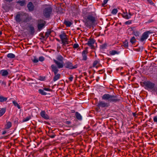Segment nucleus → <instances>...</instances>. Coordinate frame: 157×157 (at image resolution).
I'll list each match as a JSON object with an SVG mask.
<instances>
[{
	"instance_id": "56",
	"label": "nucleus",
	"mask_w": 157,
	"mask_h": 157,
	"mask_svg": "<svg viewBox=\"0 0 157 157\" xmlns=\"http://www.w3.org/2000/svg\"><path fill=\"white\" fill-rule=\"evenodd\" d=\"M40 78H41L40 80L41 81L43 80L44 78L43 77H40Z\"/></svg>"
},
{
	"instance_id": "17",
	"label": "nucleus",
	"mask_w": 157,
	"mask_h": 157,
	"mask_svg": "<svg viewBox=\"0 0 157 157\" xmlns=\"http://www.w3.org/2000/svg\"><path fill=\"white\" fill-rule=\"evenodd\" d=\"M29 32L31 35H33L35 33V29L34 27L32 25H30L29 26Z\"/></svg>"
},
{
	"instance_id": "20",
	"label": "nucleus",
	"mask_w": 157,
	"mask_h": 157,
	"mask_svg": "<svg viewBox=\"0 0 157 157\" xmlns=\"http://www.w3.org/2000/svg\"><path fill=\"white\" fill-rule=\"evenodd\" d=\"M17 3L19 4L21 6H23L26 5V2L25 0L19 1L17 2Z\"/></svg>"
},
{
	"instance_id": "51",
	"label": "nucleus",
	"mask_w": 157,
	"mask_h": 157,
	"mask_svg": "<svg viewBox=\"0 0 157 157\" xmlns=\"http://www.w3.org/2000/svg\"><path fill=\"white\" fill-rule=\"evenodd\" d=\"M101 66H102V65L101 64H100V63H99L98 64V65L96 66L95 67L96 68H97L99 67H101Z\"/></svg>"
},
{
	"instance_id": "7",
	"label": "nucleus",
	"mask_w": 157,
	"mask_h": 157,
	"mask_svg": "<svg viewBox=\"0 0 157 157\" xmlns=\"http://www.w3.org/2000/svg\"><path fill=\"white\" fill-rule=\"evenodd\" d=\"M51 67L52 71L54 73L55 75L53 80L55 82L60 78L61 75L59 74H57V73L59 71L57 66H56L55 65L52 64L51 65Z\"/></svg>"
},
{
	"instance_id": "47",
	"label": "nucleus",
	"mask_w": 157,
	"mask_h": 157,
	"mask_svg": "<svg viewBox=\"0 0 157 157\" xmlns=\"http://www.w3.org/2000/svg\"><path fill=\"white\" fill-rule=\"evenodd\" d=\"M153 121L154 122L157 123V117L155 116L153 118Z\"/></svg>"
},
{
	"instance_id": "49",
	"label": "nucleus",
	"mask_w": 157,
	"mask_h": 157,
	"mask_svg": "<svg viewBox=\"0 0 157 157\" xmlns=\"http://www.w3.org/2000/svg\"><path fill=\"white\" fill-rule=\"evenodd\" d=\"M132 115L135 118H136L137 116H136V113H132Z\"/></svg>"
},
{
	"instance_id": "27",
	"label": "nucleus",
	"mask_w": 157,
	"mask_h": 157,
	"mask_svg": "<svg viewBox=\"0 0 157 157\" xmlns=\"http://www.w3.org/2000/svg\"><path fill=\"white\" fill-rule=\"evenodd\" d=\"M64 23L67 26V27H70L72 25L71 22L67 21L66 20H64Z\"/></svg>"
},
{
	"instance_id": "46",
	"label": "nucleus",
	"mask_w": 157,
	"mask_h": 157,
	"mask_svg": "<svg viewBox=\"0 0 157 157\" xmlns=\"http://www.w3.org/2000/svg\"><path fill=\"white\" fill-rule=\"evenodd\" d=\"M105 71V70L104 69H101L99 70L98 72H99V74H101L103 73Z\"/></svg>"
},
{
	"instance_id": "18",
	"label": "nucleus",
	"mask_w": 157,
	"mask_h": 157,
	"mask_svg": "<svg viewBox=\"0 0 157 157\" xmlns=\"http://www.w3.org/2000/svg\"><path fill=\"white\" fill-rule=\"evenodd\" d=\"M56 61H58L59 63H63V60H64L63 57L61 55H59L57 56L56 58Z\"/></svg>"
},
{
	"instance_id": "22",
	"label": "nucleus",
	"mask_w": 157,
	"mask_h": 157,
	"mask_svg": "<svg viewBox=\"0 0 157 157\" xmlns=\"http://www.w3.org/2000/svg\"><path fill=\"white\" fill-rule=\"evenodd\" d=\"M120 53L119 52H117L115 50H113L109 52V54L111 55H114L115 54H118Z\"/></svg>"
},
{
	"instance_id": "21",
	"label": "nucleus",
	"mask_w": 157,
	"mask_h": 157,
	"mask_svg": "<svg viewBox=\"0 0 157 157\" xmlns=\"http://www.w3.org/2000/svg\"><path fill=\"white\" fill-rule=\"evenodd\" d=\"M122 16L123 18L127 19H128L131 18V17L127 14V12L126 13L124 12L122 14Z\"/></svg>"
},
{
	"instance_id": "44",
	"label": "nucleus",
	"mask_w": 157,
	"mask_h": 157,
	"mask_svg": "<svg viewBox=\"0 0 157 157\" xmlns=\"http://www.w3.org/2000/svg\"><path fill=\"white\" fill-rule=\"evenodd\" d=\"M33 61L34 63H36L38 62V60L37 58H35L33 60Z\"/></svg>"
},
{
	"instance_id": "35",
	"label": "nucleus",
	"mask_w": 157,
	"mask_h": 157,
	"mask_svg": "<svg viewBox=\"0 0 157 157\" xmlns=\"http://www.w3.org/2000/svg\"><path fill=\"white\" fill-rule=\"evenodd\" d=\"M13 103L14 104V105L15 106H17L18 109H20L21 107L17 102L15 101H13Z\"/></svg>"
},
{
	"instance_id": "32",
	"label": "nucleus",
	"mask_w": 157,
	"mask_h": 157,
	"mask_svg": "<svg viewBox=\"0 0 157 157\" xmlns=\"http://www.w3.org/2000/svg\"><path fill=\"white\" fill-rule=\"evenodd\" d=\"M31 118V116L30 115L29 116L24 118L23 119L22 122H25L27 121H29V120H30Z\"/></svg>"
},
{
	"instance_id": "31",
	"label": "nucleus",
	"mask_w": 157,
	"mask_h": 157,
	"mask_svg": "<svg viewBox=\"0 0 157 157\" xmlns=\"http://www.w3.org/2000/svg\"><path fill=\"white\" fill-rule=\"evenodd\" d=\"M107 46V44L106 43H104L101 45L100 46V49H104L106 48Z\"/></svg>"
},
{
	"instance_id": "10",
	"label": "nucleus",
	"mask_w": 157,
	"mask_h": 157,
	"mask_svg": "<svg viewBox=\"0 0 157 157\" xmlns=\"http://www.w3.org/2000/svg\"><path fill=\"white\" fill-rule=\"evenodd\" d=\"M95 42V40L93 38H90L88 42L87 43V44L92 49H94V46L93 45Z\"/></svg>"
},
{
	"instance_id": "13",
	"label": "nucleus",
	"mask_w": 157,
	"mask_h": 157,
	"mask_svg": "<svg viewBox=\"0 0 157 157\" xmlns=\"http://www.w3.org/2000/svg\"><path fill=\"white\" fill-rule=\"evenodd\" d=\"M59 37L61 40V41L68 40L67 36L64 32L62 33V34L59 35Z\"/></svg>"
},
{
	"instance_id": "23",
	"label": "nucleus",
	"mask_w": 157,
	"mask_h": 157,
	"mask_svg": "<svg viewBox=\"0 0 157 157\" xmlns=\"http://www.w3.org/2000/svg\"><path fill=\"white\" fill-rule=\"evenodd\" d=\"M132 34L136 37H139V36L140 33L139 31L136 30L133 31L132 32Z\"/></svg>"
},
{
	"instance_id": "19",
	"label": "nucleus",
	"mask_w": 157,
	"mask_h": 157,
	"mask_svg": "<svg viewBox=\"0 0 157 157\" xmlns=\"http://www.w3.org/2000/svg\"><path fill=\"white\" fill-rule=\"evenodd\" d=\"M1 74L2 76L6 77L9 74V72L7 70H1Z\"/></svg>"
},
{
	"instance_id": "63",
	"label": "nucleus",
	"mask_w": 157,
	"mask_h": 157,
	"mask_svg": "<svg viewBox=\"0 0 157 157\" xmlns=\"http://www.w3.org/2000/svg\"><path fill=\"white\" fill-rule=\"evenodd\" d=\"M94 77V75H92V76H91L90 77V78H93Z\"/></svg>"
},
{
	"instance_id": "16",
	"label": "nucleus",
	"mask_w": 157,
	"mask_h": 157,
	"mask_svg": "<svg viewBox=\"0 0 157 157\" xmlns=\"http://www.w3.org/2000/svg\"><path fill=\"white\" fill-rule=\"evenodd\" d=\"M12 126V123L9 121H6V124L5 125V128L6 129H8L11 127Z\"/></svg>"
},
{
	"instance_id": "57",
	"label": "nucleus",
	"mask_w": 157,
	"mask_h": 157,
	"mask_svg": "<svg viewBox=\"0 0 157 157\" xmlns=\"http://www.w3.org/2000/svg\"><path fill=\"white\" fill-rule=\"evenodd\" d=\"M6 133V131H4L2 133V135H4Z\"/></svg>"
},
{
	"instance_id": "53",
	"label": "nucleus",
	"mask_w": 157,
	"mask_h": 157,
	"mask_svg": "<svg viewBox=\"0 0 157 157\" xmlns=\"http://www.w3.org/2000/svg\"><path fill=\"white\" fill-rule=\"evenodd\" d=\"M40 36H41V37H42L43 38H44L45 37V36H44L43 33L40 34Z\"/></svg>"
},
{
	"instance_id": "9",
	"label": "nucleus",
	"mask_w": 157,
	"mask_h": 157,
	"mask_svg": "<svg viewBox=\"0 0 157 157\" xmlns=\"http://www.w3.org/2000/svg\"><path fill=\"white\" fill-rule=\"evenodd\" d=\"M38 24L37 26L38 30L40 31L41 30L46 24V21L42 19L38 20Z\"/></svg>"
},
{
	"instance_id": "38",
	"label": "nucleus",
	"mask_w": 157,
	"mask_h": 157,
	"mask_svg": "<svg viewBox=\"0 0 157 157\" xmlns=\"http://www.w3.org/2000/svg\"><path fill=\"white\" fill-rule=\"evenodd\" d=\"M108 0H104L102 4V5L103 6H105V5L107 3Z\"/></svg>"
},
{
	"instance_id": "59",
	"label": "nucleus",
	"mask_w": 157,
	"mask_h": 157,
	"mask_svg": "<svg viewBox=\"0 0 157 157\" xmlns=\"http://www.w3.org/2000/svg\"><path fill=\"white\" fill-rule=\"evenodd\" d=\"M71 113H75L76 112H75V111L74 110H71Z\"/></svg>"
},
{
	"instance_id": "48",
	"label": "nucleus",
	"mask_w": 157,
	"mask_h": 157,
	"mask_svg": "<svg viewBox=\"0 0 157 157\" xmlns=\"http://www.w3.org/2000/svg\"><path fill=\"white\" fill-rule=\"evenodd\" d=\"M148 1V2L151 5H153L154 4V3L151 0H147Z\"/></svg>"
},
{
	"instance_id": "26",
	"label": "nucleus",
	"mask_w": 157,
	"mask_h": 157,
	"mask_svg": "<svg viewBox=\"0 0 157 157\" xmlns=\"http://www.w3.org/2000/svg\"><path fill=\"white\" fill-rule=\"evenodd\" d=\"M7 57L13 59L15 57V55L13 53H10L7 55Z\"/></svg>"
},
{
	"instance_id": "43",
	"label": "nucleus",
	"mask_w": 157,
	"mask_h": 157,
	"mask_svg": "<svg viewBox=\"0 0 157 157\" xmlns=\"http://www.w3.org/2000/svg\"><path fill=\"white\" fill-rule=\"evenodd\" d=\"M131 23V21L130 20H129L127 21H126L125 22V24L126 25H129Z\"/></svg>"
},
{
	"instance_id": "45",
	"label": "nucleus",
	"mask_w": 157,
	"mask_h": 157,
	"mask_svg": "<svg viewBox=\"0 0 157 157\" xmlns=\"http://www.w3.org/2000/svg\"><path fill=\"white\" fill-rule=\"evenodd\" d=\"M73 78V77L72 75H71L70 77L69 78V80L71 82L72 81Z\"/></svg>"
},
{
	"instance_id": "24",
	"label": "nucleus",
	"mask_w": 157,
	"mask_h": 157,
	"mask_svg": "<svg viewBox=\"0 0 157 157\" xmlns=\"http://www.w3.org/2000/svg\"><path fill=\"white\" fill-rule=\"evenodd\" d=\"M51 33V31L49 30H48L47 32H45V37H46V39L45 40H46L47 39L48 37L50 35Z\"/></svg>"
},
{
	"instance_id": "55",
	"label": "nucleus",
	"mask_w": 157,
	"mask_h": 157,
	"mask_svg": "<svg viewBox=\"0 0 157 157\" xmlns=\"http://www.w3.org/2000/svg\"><path fill=\"white\" fill-rule=\"evenodd\" d=\"M7 2H10L13 1V0H4Z\"/></svg>"
},
{
	"instance_id": "52",
	"label": "nucleus",
	"mask_w": 157,
	"mask_h": 157,
	"mask_svg": "<svg viewBox=\"0 0 157 157\" xmlns=\"http://www.w3.org/2000/svg\"><path fill=\"white\" fill-rule=\"evenodd\" d=\"M2 84L4 86H6V82L5 81H3L2 82Z\"/></svg>"
},
{
	"instance_id": "6",
	"label": "nucleus",
	"mask_w": 157,
	"mask_h": 157,
	"mask_svg": "<svg viewBox=\"0 0 157 157\" xmlns=\"http://www.w3.org/2000/svg\"><path fill=\"white\" fill-rule=\"evenodd\" d=\"M143 84H141L143 86H144V88L147 90L153 91L155 90V84L150 81H144L143 82Z\"/></svg>"
},
{
	"instance_id": "62",
	"label": "nucleus",
	"mask_w": 157,
	"mask_h": 157,
	"mask_svg": "<svg viewBox=\"0 0 157 157\" xmlns=\"http://www.w3.org/2000/svg\"><path fill=\"white\" fill-rule=\"evenodd\" d=\"M129 14L130 15L129 16H130L131 17V16H132V14L130 12H129Z\"/></svg>"
},
{
	"instance_id": "15",
	"label": "nucleus",
	"mask_w": 157,
	"mask_h": 157,
	"mask_svg": "<svg viewBox=\"0 0 157 157\" xmlns=\"http://www.w3.org/2000/svg\"><path fill=\"white\" fill-rule=\"evenodd\" d=\"M75 118L79 121H81L82 120V116L77 112H76L75 113Z\"/></svg>"
},
{
	"instance_id": "64",
	"label": "nucleus",
	"mask_w": 157,
	"mask_h": 157,
	"mask_svg": "<svg viewBox=\"0 0 157 157\" xmlns=\"http://www.w3.org/2000/svg\"><path fill=\"white\" fill-rule=\"evenodd\" d=\"M2 34V31H0V36H1Z\"/></svg>"
},
{
	"instance_id": "8",
	"label": "nucleus",
	"mask_w": 157,
	"mask_h": 157,
	"mask_svg": "<svg viewBox=\"0 0 157 157\" xmlns=\"http://www.w3.org/2000/svg\"><path fill=\"white\" fill-rule=\"evenodd\" d=\"M153 33V32L150 31H147L144 32L142 35L140 39V40L142 42H144L147 39L149 35Z\"/></svg>"
},
{
	"instance_id": "12",
	"label": "nucleus",
	"mask_w": 157,
	"mask_h": 157,
	"mask_svg": "<svg viewBox=\"0 0 157 157\" xmlns=\"http://www.w3.org/2000/svg\"><path fill=\"white\" fill-rule=\"evenodd\" d=\"M41 116L45 120L49 119V116L44 111L42 110L40 113Z\"/></svg>"
},
{
	"instance_id": "40",
	"label": "nucleus",
	"mask_w": 157,
	"mask_h": 157,
	"mask_svg": "<svg viewBox=\"0 0 157 157\" xmlns=\"http://www.w3.org/2000/svg\"><path fill=\"white\" fill-rule=\"evenodd\" d=\"M44 58L43 56H41L39 57V60L41 62H42L44 60Z\"/></svg>"
},
{
	"instance_id": "1",
	"label": "nucleus",
	"mask_w": 157,
	"mask_h": 157,
	"mask_svg": "<svg viewBox=\"0 0 157 157\" xmlns=\"http://www.w3.org/2000/svg\"><path fill=\"white\" fill-rule=\"evenodd\" d=\"M102 99L106 101L108 103L102 101H99L97 106L99 107L104 108L108 107L109 106V103H115L119 102L120 99L117 95H111L106 94H104L102 97Z\"/></svg>"
},
{
	"instance_id": "28",
	"label": "nucleus",
	"mask_w": 157,
	"mask_h": 157,
	"mask_svg": "<svg viewBox=\"0 0 157 157\" xmlns=\"http://www.w3.org/2000/svg\"><path fill=\"white\" fill-rule=\"evenodd\" d=\"M6 110L5 108H2L0 110V117L2 116L4 114Z\"/></svg>"
},
{
	"instance_id": "14",
	"label": "nucleus",
	"mask_w": 157,
	"mask_h": 157,
	"mask_svg": "<svg viewBox=\"0 0 157 157\" xmlns=\"http://www.w3.org/2000/svg\"><path fill=\"white\" fill-rule=\"evenodd\" d=\"M28 9L30 11H33L34 10V6L31 2H29L27 5Z\"/></svg>"
},
{
	"instance_id": "50",
	"label": "nucleus",
	"mask_w": 157,
	"mask_h": 157,
	"mask_svg": "<svg viewBox=\"0 0 157 157\" xmlns=\"http://www.w3.org/2000/svg\"><path fill=\"white\" fill-rule=\"evenodd\" d=\"M65 123L67 124H69L71 123V122L69 121H66L65 122Z\"/></svg>"
},
{
	"instance_id": "60",
	"label": "nucleus",
	"mask_w": 157,
	"mask_h": 157,
	"mask_svg": "<svg viewBox=\"0 0 157 157\" xmlns=\"http://www.w3.org/2000/svg\"><path fill=\"white\" fill-rule=\"evenodd\" d=\"M83 74L85 76H87V73L86 72H84L83 73Z\"/></svg>"
},
{
	"instance_id": "5",
	"label": "nucleus",
	"mask_w": 157,
	"mask_h": 157,
	"mask_svg": "<svg viewBox=\"0 0 157 157\" xmlns=\"http://www.w3.org/2000/svg\"><path fill=\"white\" fill-rule=\"evenodd\" d=\"M44 8L43 11V14L46 18H50L52 11L53 8L50 5L44 4L43 5Z\"/></svg>"
},
{
	"instance_id": "29",
	"label": "nucleus",
	"mask_w": 157,
	"mask_h": 157,
	"mask_svg": "<svg viewBox=\"0 0 157 157\" xmlns=\"http://www.w3.org/2000/svg\"><path fill=\"white\" fill-rule=\"evenodd\" d=\"M7 99V98L5 97L2 96H0V102H3L6 101Z\"/></svg>"
},
{
	"instance_id": "11",
	"label": "nucleus",
	"mask_w": 157,
	"mask_h": 157,
	"mask_svg": "<svg viewBox=\"0 0 157 157\" xmlns=\"http://www.w3.org/2000/svg\"><path fill=\"white\" fill-rule=\"evenodd\" d=\"M88 52L87 49H85L82 52V60L83 61H86L87 59V58L86 55L88 53Z\"/></svg>"
},
{
	"instance_id": "30",
	"label": "nucleus",
	"mask_w": 157,
	"mask_h": 157,
	"mask_svg": "<svg viewBox=\"0 0 157 157\" xmlns=\"http://www.w3.org/2000/svg\"><path fill=\"white\" fill-rule=\"evenodd\" d=\"M38 92L42 95H45L47 94V93L44 92V90L42 89H39Z\"/></svg>"
},
{
	"instance_id": "4",
	"label": "nucleus",
	"mask_w": 157,
	"mask_h": 157,
	"mask_svg": "<svg viewBox=\"0 0 157 157\" xmlns=\"http://www.w3.org/2000/svg\"><path fill=\"white\" fill-rule=\"evenodd\" d=\"M84 21L86 27L90 28L93 27L96 24V17L95 15L92 13H89L86 17Z\"/></svg>"
},
{
	"instance_id": "61",
	"label": "nucleus",
	"mask_w": 157,
	"mask_h": 157,
	"mask_svg": "<svg viewBox=\"0 0 157 157\" xmlns=\"http://www.w3.org/2000/svg\"><path fill=\"white\" fill-rule=\"evenodd\" d=\"M153 21H154L153 20H151V21H149L148 22L149 23L152 22H153Z\"/></svg>"
},
{
	"instance_id": "58",
	"label": "nucleus",
	"mask_w": 157,
	"mask_h": 157,
	"mask_svg": "<svg viewBox=\"0 0 157 157\" xmlns=\"http://www.w3.org/2000/svg\"><path fill=\"white\" fill-rule=\"evenodd\" d=\"M99 77H97L96 79V81H97V82H98L99 80Z\"/></svg>"
},
{
	"instance_id": "33",
	"label": "nucleus",
	"mask_w": 157,
	"mask_h": 157,
	"mask_svg": "<svg viewBox=\"0 0 157 157\" xmlns=\"http://www.w3.org/2000/svg\"><path fill=\"white\" fill-rule=\"evenodd\" d=\"M100 60L99 59L95 60L93 63V67H95L97 65H98L99 63Z\"/></svg>"
},
{
	"instance_id": "41",
	"label": "nucleus",
	"mask_w": 157,
	"mask_h": 157,
	"mask_svg": "<svg viewBox=\"0 0 157 157\" xmlns=\"http://www.w3.org/2000/svg\"><path fill=\"white\" fill-rule=\"evenodd\" d=\"M44 90L45 91H52V90L50 88H44Z\"/></svg>"
},
{
	"instance_id": "25",
	"label": "nucleus",
	"mask_w": 157,
	"mask_h": 157,
	"mask_svg": "<svg viewBox=\"0 0 157 157\" xmlns=\"http://www.w3.org/2000/svg\"><path fill=\"white\" fill-rule=\"evenodd\" d=\"M123 46L125 48H127L128 47V43L127 40H125L123 42Z\"/></svg>"
},
{
	"instance_id": "3",
	"label": "nucleus",
	"mask_w": 157,
	"mask_h": 157,
	"mask_svg": "<svg viewBox=\"0 0 157 157\" xmlns=\"http://www.w3.org/2000/svg\"><path fill=\"white\" fill-rule=\"evenodd\" d=\"M53 61L58 68H63L64 67L65 68L67 69H74L77 68L78 66L77 64L74 65L72 62L70 61H66L63 63H59L55 59H53Z\"/></svg>"
},
{
	"instance_id": "37",
	"label": "nucleus",
	"mask_w": 157,
	"mask_h": 157,
	"mask_svg": "<svg viewBox=\"0 0 157 157\" xmlns=\"http://www.w3.org/2000/svg\"><path fill=\"white\" fill-rule=\"evenodd\" d=\"M117 9L114 8L112 10L111 13L113 14H115L117 13Z\"/></svg>"
},
{
	"instance_id": "34",
	"label": "nucleus",
	"mask_w": 157,
	"mask_h": 157,
	"mask_svg": "<svg viewBox=\"0 0 157 157\" xmlns=\"http://www.w3.org/2000/svg\"><path fill=\"white\" fill-rule=\"evenodd\" d=\"M136 41V38L134 36H132L130 39V42L132 44H133Z\"/></svg>"
},
{
	"instance_id": "42",
	"label": "nucleus",
	"mask_w": 157,
	"mask_h": 157,
	"mask_svg": "<svg viewBox=\"0 0 157 157\" xmlns=\"http://www.w3.org/2000/svg\"><path fill=\"white\" fill-rule=\"evenodd\" d=\"M48 136L51 138H54L56 136V135L55 134L53 133L52 135L49 134L48 135Z\"/></svg>"
},
{
	"instance_id": "39",
	"label": "nucleus",
	"mask_w": 157,
	"mask_h": 157,
	"mask_svg": "<svg viewBox=\"0 0 157 157\" xmlns=\"http://www.w3.org/2000/svg\"><path fill=\"white\" fill-rule=\"evenodd\" d=\"M74 48H77L79 47V45L78 44H75L73 47Z\"/></svg>"
},
{
	"instance_id": "36",
	"label": "nucleus",
	"mask_w": 157,
	"mask_h": 157,
	"mask_svg": "<svg viewBox=\"0 0 157 157\" xmlns=\"http://www.w3.org/2000/svg\"><path fill=\"white\" fill-rule=\"evenodd\" d=\"M62 43L63 44V46H65L67 44H69V42L68 41V40H65L62 41Z\"/></svg>"
},
{
	"instance_id": "2",
	"label": "nucleus",
	"mask_w": 157,
	"mask_h": 157,
	"mask_svg": "<svg viewBox=\"0 0 157 157\" xmlns=\"http://www.w3.org/2000/svg\"><path fill=\"white\" fill-rule=\"evenodd\" d=\"M32 17L29 16L28 13H21L17 14L15 17L16 21L19 24L27 23L32 20Z\"/></svg>"
},
{
	"instance_id": "54",
	"label": "nucleus",
	"mask_w": 157,
	"mask_h": 157,
	"mask_svg": "<svg viewBox=\"0 0 157 157\" xmlns=\"http://www.w3.org/2000/svg\"><path fill=\"white\" fill-rule=\"evenodd\" d=\"M61 48V47L60 46H58L57 47V50L58 51H59L60 49Z\"/></svg>"
}]
</instances>
